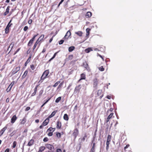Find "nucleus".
Instances as JSON below:
<instances>
[{
  "label": "nucleus",
  "mask_w": 152,
  "mask_h": 152,
  "mask_svg": "<svg viewBox=\"0 0 152 152\" xmlns=\"http://www.w3.org/2000/svg\"><path fill=\"white\" fill-rule=\"evenodd\" d=\"M49 73V71L48 70H46L44 71V72L43 73L41 77V80H44L45 78H46L47 76L48 75Z\"/></svg>",
  "instance_id": "1"
},
{
  "label": "nucleus",
  "mask_w": 152,
  "mask_h": 152,
  "mask_svg": "<svg viewBox=\"0 0 152 152\" xmlns=\"http://www.w3.org/2000/svg\"><path fill=\"white\" fill-rule=\"evenodd\" d=\"M12 21V20H10L5 28V33L7 34L9 31V28L12 25V23H10Z\"/></svg>",
  "instance_id": "2"
},
{
  "label": "nucleus",
  "mask_w": 152,
  "mask_h": 152,
  "mask_svg": "<svg viewBox=\"0 0 152 152\" xmlns=\"http://www.w3.org/2000/svg\"><path fill=\"white\" fill-rule=\"evenodd\" d=\"M98 81L97 78H94L93 80V87L95 89H96L97 88Z\"/></svg>",
  "instance_id": "3"
},
{
  "label": "nucleus",
  "mask_w": 152,
  "mask_h": 152,
  "mask_svg": "<svg viewBox=\"0 0 152 152\" xmlns=\"http://www.w3.org/2000/svg\"><path fill=\"white\" fill-rule=\"evenodd\" d=\"M20 69V67L18 66L14 68L12 71V75H14Z\"/></svg>",
  "instance_id": "4"
},
{
  "label": "nucleus",
  "mask_w": 152,
  "mask_h": 152,
  "mask_svg": "<svg viewBox=\"0 0 152 152\" xmlns=\"http://www.w3.org/2000/svg\"><path fill=\"white\" fill-rule=\"evenodd\" d=\"M14 83L15 81H13L11 83L10 85L9 86L8 88L6 89V91L7 92H9L10 91L13 85L14 84Z\"/></svg>",
  "instance_id": "5"
},
{
  "label": "nucleus",
  "mask_w": 152,
  "mask_h": 152,
  "mask_svg": "<svg viewBox=\"0 0 152 152\" xmlns=\"http://www.w3.org/2000/svg\"><path fill=\"white\" fill-rule=\"evenodd\" d=\"M45 146L47 148L50 150L54 149V147L52 145L50 144H47L45 145Z\"/></svg>",
  "instance_id": "6"
},
{
  "label": "nucleus",
  "mask_w": 152,
  "mask_h": 152,
  "mask_svg": "<svg viewBox=\"0 0 152 152\" xmlns=\"http://www.w3.org/2000/svg\"><path fill=\"white\" fill-rule=\"evenodd\" d=\"M78 134V131L77 129H75L72 134V136H74L75 138Z\"/></svg>",
  "instance_id": "7"
},
{
  "label": "nucleus",
  "mask_w": 152,
  "mask_h": 152,
  "mask_svg": "<svg viewBox=\"0 0 152 152\" xmlns=\"http://www.w3.org/2000/svg\"><path fill=\"white\" fill-rule=\"evenodd\" d=\"M71 33L69 31H67L64 37L63 38H65L66 39H67L71 35Z\"/></svg>",
  "instance_id": "8"
},
{
  "label": "nucleus",
  "mask_w": 152,
  "mask_h": 152,
  "mask_svg": "<svg viewBox=\"0 0 152 152\" xmlns=\"http://www.w3.org/2000/svg\"><path fill=\"white\" fill-rule=\"evenodd\" d=\"M49 118H47L43 122L42 125L43 126H46L49 123Z\"/></svg>",
  "instance_id": "9"
},
{
  "label": "nucleus",
  "mask_w": 152,
  "mask_h": 152,
  "mask_svg": "<svg viewBox=\"0 0 152 152\" xmlns=\"http://www.w3.org/2000/svg\"><path fill=\"white\" fill-rule=\"evenodd\" d=\"M86 79V75L83 73L80 75V78L78 80V82H80L82 80H85Z\"/></svg>",
  "instance_id": "10"
},
{
  "label": "nucleus",
  "mask_w": 152,
  "mask_h": 152,
  "mask_svg": "<svg viewBox=\"0 0 152 152\" xmlns=\"http://www.w3.org/2000/svg\"><path fill=\"white\" fill-rule=\"evenodd\" d=\"M17 119V118L16 115H13L11 119V123L12 124L14 123Z\"/></svg>",
  "instance_id": "11"
},
{
  "label": "nucleus",
  "mask_w": 152,
  "mask_h": 152,
  "mask_svg": "<svg viewBox=\"0 0 152 152\" xmlns=\"http://www.w3.org/2000/svg\"><path fill=\"white\" fill-rule=\"evenodd\" d=\"M27 116H25L23 118L20 123L21 124H24L26 122V121Z\"/></svg>",
  "instance_id": "12"
},
{
  "label": "nucleus",
  "mask_w": 152,
  "mask_h": 152,
  "mask_svg": "<svg viewBox=\"0 0 152 152\" xmlns=\"http://www.w3.org/2000/svg\"><path fill=\"white\" fill-rule=\"evenodd\" d=\"M7 129L6 126L4 127L0 131V136H1L3 134L5 130Z\"/></svg>",
  "instance_id": "13"
},
{
  "label": "nucleus",
  "mask_w": 152,
  "mask_h": 152,
  "mask_svg": "<svg viewBox=\"0 0 152 152\" xmlns=\"http://www.w3.org/2000/svg\"><path fill=\"white\" fill-rule=\"evenodd\" d=\"M73 58V55H69L68 58H66L65 59V61H67L69 60H71Z\"/></svg>",
  "instance_id": "14"
},
{
  "label": "nucleus",
  "mask_w": 152,
  "mask_h": 152,
  "mask_svg": "<svg viewBox=\"0 0 152 152\" xmlns=\"http://www.w3.org/2000/svg\"><path fill=\"white\" fill-rule=\"evenodd\" d=\"M10 8V7L9 6L7 7L6 9V12L4 13V15H6L7 14L9 13V12Z\"/></svg>",
  "instance_id": "15"
},
{
  "label": "nucleus",
  "mask_w": 152,
  "mask_h": 152,
  "mask_svg": "<svg viewBox=\"0 0 152 152\" xmlns=\"http://www.w3.org/2000/svg\"><path fill=\"white\" fill-rule=\"evenodd\" d=\"M34 140L33 139H31L28 142L27 145L29 146H31L34 143Z\"/></svg>",
  "instance_id": "16"
},
{
  "label": "nucleus",
  "mask_w": 152,
  "mask_h": 152,
  "mask_svg": "<svg viewBox=\"0 0 152 152\" xmlns=\"http://www.w3.org/2000/svg\"><path fill=\"white\" fill-rule=\"evenodd\" d=\"M45 147L44 146H41L39 148V151L38 152H42L45 150Z\"/></svg>",
  "instance_id": "17"
},
{
  "label": "nucleus",
  "mask_w": 152,
  "mask_h": 152,
  "mask_svg": "<svg viewBox=\"0 0 152 152\" xmlns=\"http://www.w3.org/2000/svg\"><path fill=\"white\" fill-rule=\"evenodd\" d=\"M61 123L59 121H58L57 123V128L59 129H60L61 127Z\"/></svg>",
  "instance_id": "18"
},
{
  "label": "nucleus",
  "mask_w": 152,
  "mask_h": 152,
  "mask_svg": "<svg viewBox=\"0 0 152 152\" xmlns=\"http://www.w3.org/2000/svg\"><path fill=\"white\" fill-rule=\"evenodd\" d=\"M75 34H77V35L80 37H81L82 36L83 33L81 31H78L77 32H75Z\"/></svg>",
  "instance_id": "19"
},
{
  "label": "nucleus",
  "mask_w": 152,
  "mask_h": 152,
  "mask_svg": "<svg viewBox=\"0 0 152 152\" xmlns=\"http://www.w3.org/2000/svg\"><path fill=\"white\" fill-rule=\"evenodd\" d=\"M92 15L91 13L90 12H88L86 15V18L90 17Z\"/></svg>",
  "instance_id": "20"
},
{
  "label": "nucleus",
  "mask_w": 152,
  "mask_h": 152,
  "mask_svg": "<svg viewBox=\"0 0 152 152\" xmlns=\"http://www.w3.org/2000/svg\"><path fill=\"white\" fill-rule=\"evenodd\" d=\"M56 112V111H54L49 116L48 118H49H49H50L53 117L55 115Z\"/></svg>",
  "instance_id": "21"
},
{
  "label": "nucleus",
  "mask_w": 152,
  "mask_h": 152,
  "mask_svg": "<svg viewBox=\"0 0 152 152\" xmlns=\"http://www.w3.org/2000/svg\"><path fill=\"white\" fill-rule=\"evenodd\" d=\"M83 66L85 68H86L87 70L89 71L90 70L89 68L88 67V64L87 63H84L83 64Z\"/></svg>",
  "instance_id": "22"
},
{
  "label": "nucleus",
  "mask_w": 152,
  "mask_h": 152,
  "mask_svg": "<svg viewBox=\"0 0 152 152\" xmlns=\"http://www.w3.org/2000/svg\"><path fill=\"white\" fill-rule=\"evenodd\" d=\"M44 37V35L43 34L39 38V39L37 40V41H38V42H39L40 41H41L42 39H43Z\"/></svg>",
  "instance_id": "23"
},
{
  "label": "nucleus",
  "mask_w": 152,
  "mask_h": 152,
  "mask_svg": "<svg viewBox=\"0 0 152 152\" xmlns=\"http://www.w3.org/2000/svg\"><path fill=\"white\" fill-rule=\"evenodd\" d=\"M64 119L66 121H68L69 119V118L67 115L66 114H64Z\"/></svg>",
  "instance_id": "24"
},
{
  "label": "nucleus",
  "mask_w": 152,
  "mask_h": 152,
  "mask_svg": "<svg viewBox=\"0 0 152 152\" xmlns=\"http://www.w3.org/2000/svg\"><path fill=\"white\" fill-rule=\"evenodd\" d=\"M75 48V47L74 46H71L69 48V52H72V51L73 50H74Z\"/></svg>",
  "instance_id": "25"
},
{
  "label": "nucleus",
  "mask_w": 152,
  "mask_h": 152,
  "mask_svg": "<svg viewBox=\"0 0 152 152\" xmlns=\"http://www.w3.org/2000/svg\"><path fill=\"white\" fill-rule=\"evenodd\" d=\"M28 71L26 70L24 72L23 74V76H22V77L23 78H24L26 77V76L28 74Z\"/></svg>",
  "instance_id": "26"
},
{
  "label": "nucleus",
  "mask_w": 152,
  "mask_h": 152,
  "mask_svg": "<svg viewBox=\"0 0 152 152\" xmlns=\"http://www.w3.org/2000/svg\"><path fill=\"white\" fill-rule=\"evenodd\" d=\"M93 50L91 48H88L86 49L85 50V51L86 53H89L90 51Z\"/></svg>",
  "instance_id": "27"
},
{
  "label": "nucleus",
  "mask_w": 152,
  "mask_h": 152,
  "mask_svg": "<svg viewBox=\"0 0 152 152\" xmlns=\"http://www.w3.org/2000/svg\"><path fill=\"white\" fill-rule=\"evenodd\" d=\"M31 56H30L28 58V60L26 61L25 62V66H26L27 65V64L30 62V60H31Z\"/></svg>",
  "instance_id": "28"
},
{
  "label": "nucleus",
  "mask_w": 152,
  "mask_h": 152,
  "mask_svg": "<svg viewBox=\"0 0 152 152\" xmlns=\"http://www.w3.org/2000/svg\"><path fill=\"white\" fill-rule=\"evenodd\" d=\"M61 96L59 97L56 99L55 102L57 103H58L61 100Z\"/></svg>",
  "instance_id": "29"
},
{
  "label": "nucleus",
  "mask_w": 152,
  "mask_h": 152,
  "mask_svg": "<svg viewBox=\"0 0 152 152\" xmlns=\"http://www.w3.org/2000/svg\"><path fill=\"white\" fill-rule=\"evenodd\" d=\"M81 88V85H79L78 86L76 87L75 88V89L76 90H77L78 91H79L80 89Z\"/></svg>",
  "instance_id": "30"
},
{
  "label": "nucleus",
  "mask_w": 152,
  "mask_h": 152,
  "mask_svg": "<svg viewBox=\"0 0 152 152\" xmlns=\"http://www.w3.org/2000/svg\"><path fill=\"white\" fill-rule=\"evenodd\" d=\"M111 137L110 135H108L107 136V142H110L111 141Z\"/></svg>",
  "instance_id": "31"
},
{
  "label": "nucleus",
  "mask_w": 152,
  "mask_h": 152,
  "mask_svg": "<svg viewBox=\"0 0 152 152\" xmlns=\"http://www.w3.org/2000/svg\"><path fill=\"white\" fill-rule=\"evenodd\" d=\"M39 43V42H38V41H37L36 42H35V44H34L33 48V50H34V49L36 47H37V45Z\"/></svg>",
  "instance_id": "32"
},
{
  "label": "nucleus",
  "mask_w": 152,
  "mask_h": 152,
  "mask_svg": "<svg viewBox=\"0 0 152 152\" xmlns=\"http://www.w3.org/2000/svg\"><path fill=\"white\" fill-rule=\"evenodd\" d=\"M110 144V142H106V149L107 151H108L109 148V145Z\"/></svg>",
  "instance_id": "33"
},
{
  "label": "nucleus",
  "mask_w": 152,
  "mask_h": 152,
  "mask_svg": "<svg viewBox=\"0 0 152 152\" xmlns=\"http://www.w3.org/2000/svg\"><path fill=\"white\" fill-rule=\"evenodd\" d=\"M113 115V113H111L108 116V117H107V118H108V119H110L112 118Z\"/></svg>",
  "instance_id": "34"
},
{
  "label": "nucleus",
  "mask_w": 152,
  "mask_h": 152,
  "mask_svg": "<svg viewBox=\"0 0 152 152\" xmlns=\"http://www.w3.org/2000/svg\"><path fill=\"white\" fill-rule=\"evenodd\" d=\"M38 35V34H37V35H35L30 40L32 42H33V41H34V39H35V37L37 36V35Z\"/></svg>",
  "instance_id": "35"
},
{
  "label": "nucleus",
  "mask_w": 152,
  "mask_h": 152,
  "mask_svg": "<svg viewBox=\"0 0 152 152\" xmlns=\"http://www.w3.org/2000/svg\"><path fill=\"white\" fill-rule=\"evenodd\" d=\"M38 35V34H37V35H35L30 40L32 42H33V41H34V39H35V37L37 36V35Z\"/></svg>",
  "instance_id": "36"
},
{
  "label": "nucleus",
  "mask_w": 152,
  "mask_h": 152,
  "mask_svg": "<svg viewBox=\"0 0 152 152\" xmlns=\"http://www.w3.org/2000/svg\"><path fill=\"white\" fill-rule=\"evenodd\" d=\"M38 35V34H37V35H35L30 40L32 42H33V41H34V39H35V37L37 36V35Z\"/></svg>",
  "instance_id": "37"
},
{
  "label": "nucleus",
  "mask_w": 152,
  "mask_h": 152,
  "mask_svg": "<svg viewBox=\"0 0 152 152\" xmlns=\"http://www.w3.org/2000/svg\"><path fill=\"white\" fill-rule=\"evenodd\" d=\"M60 81H58L57 82H56L54 85H53V87H56L58 86L59 83H60Z\"/></svg>",
  "instance_id": "38"
},
{
  "label": "nucleus",
  "mask_w": 152,
  "mask_h": 152,
  "mask_svg": "<svg viewBox=\"0 0 152 152\" xmlns=\"http://www.w3.org/2000/svg\"><path fill=\"white\" fill-rule=\"evenodd\" d=\"M57 52L54 55H53V57H52L49 60V61H51V60H53L54 58H55V56H56V54Z\"/></svg>",
  "instance_id": "39"
},
{
  "label": "nucleus",
  "mask_w": 152,
  "mask_h": 152,
  "mask_svg": "<svg viewBox=\"0 0 152 152\" xmlns=\"http://www.w3.org/2000/svg\"><path fill=\"white\" fill-rule=\"evenodd\" d=\"M99 70H100V71H104V68L102 66H101L99 67Z\"/></svg>",
  "instance_id": "40"
},
{
  "label": "nucleus",
  "mask_w": 152,
  "mask_h": 152,
  "mask_svg": "<svg viewBox=\"0 0 152 152\" xmlns=\"http://www.w3.org/2000/svg\"><path fill=\"white\" fill-rule=\"evenodd\" d=\"M16 144H17V142L15 141H14L13 142V145L12 146V147L13 148H15V146H16Z\"/></svg>",
  "instance_id": "41"
},
{
  "label": "nucleus",
  "mask_w": 152,
  "mask_h": 152,
  "mask_svg": "<svg viewBox=\"0 0 152 152\" xmlns=\"http://www.w3.org/2000/svg\"><path fill=\"white\" fill-rule=\"evenodd\" d=\"M102 91L101 90H98V92H97V94L98 96H100L101 95V94Z\"/></svg>",
  "instance_id": "42"
},
{
  "label": "nucleus",
  "mask_w": 152,
  "mask_h": 152,
  "mask_svg": "<svg viewBox=\"0 0 152 152\" xmlns=\"http://www.w3.org/2000/svg\"><path fill=\"white\" fill-rule=\"evenodd\" d=\"M50 131V132H52V133L53 132V128L52 127H50L48 129L47 131Z\"/></svg>",
  "instance_id": "43"
},
{
  "label": "nucleus",
  "mask_w": 152,
  "mask_h": 152,
  "mask_svg": "<svg viewBox=\"0 0 152 152\" xmlns=\"http://www.w3.org/2000/svg\"><path fill=\"white\" fill-rule=\"evenodd\" d=\"M64 42V40L63 39L61 40L59 42V44L61 45Z\"/></svg>",
  "instance_id": "44"
},
{
  "label": "nucleus",
  "mask_w": 152,
  "mask_h": 152,
  "mask_svg": "<svg viewBox=\"0 0 152 152\" xmlns=\"http://www.w3.org/2000/svg\"><path fill=\"white\" fill-rule=\"evenodd\" d=\"M63 84V82H62L61 83H60V84L58 86V87L57 89L59 88L61 86H62Z\"/></svg>",
  "instance_id": "45"
},
{
  "label": "nucleus",
  "mask_w": 152,
  "mask_h": 152,
  "mask_svg": "<svg viewBox=\"0 0 152 152\" xmlns=\"http://www.w3.org/2000/svg\"><path fill=\"white\" fill-rule=\"evenodd\" d=\"M56 136L57 137L59 138V137H61V135L60 133L58 132V133H57L56 134Z\"/></svg>",
  "instance_id": "46"
},
{
  "label": "nucleus",
  "mask_w": 152,
  "mask_h": 152,
  "mask_svg": "<svg viewBox=\"0 0 152 152\" xmlns=\"http://www.w3.org/2000/svg\"><path fill=\"white\" fill-rule=\"evenodd\" d=\"M48 139L47 137L45 138L43 140V141L45 142H47L48 141Z\"/></svg>",
  "instance_id": "47"
},
{
  "label": "nucleus",
  "mask_w": 152,
  "mask_h": 152,
  "mask_svg": "<svg viewBox=\"0 0 152 152\" xmlns=\"http://www.w3.org/2000/svg\"><path fill=\"white\" fill-rule=\"evenodd\" d=\"M33 42L31 41L30 40L29 41V42H28V45L29 46H30L33 43Z\"/></svg>",
  "instance_id": "48"
},
{
  "label": "nucleus",
  "mask_w": 152,
  "mask_h": 152,
  "mask_svg": "<svg viewBox=\"0 0 152 152\" xmlns=\"http://www.w3.org/2000/svg\"><path fill=\"white\" fill-rule=\"evenodd\" d=\"M28 28V27L27 26H25V27L24 28L23 30L24 31H26L27 30Z\"/></svg>",
  "instance_id": "49"
},
{
  "label": "nucleus",
  "mask_w": 152,
  "mask_h": 152,
  "mask_svg": "<svg viewBox=\"0 0 152 152\" xmlns=\"http://www.w3.org/2000/svg\"><path fill=\"white\" fill-rule=\"evenodd\" d=\"M30 67L32 70H34L35 69L34 66L33 64L31 65L30 66Z\"/></svg>",
  "instance_id": "50"
},
{
  "label": "nucleus",
  "mask_w": 152,
  "mask_h": 152,
  "mask_svg": "<svg viewBox=\"0 0 152 152\" xmlns=\"http://www.w3.org/2000/svg\"><path fill=\"white\" fill-rule=\"evenodd\" d=\"M87 137V135L86 134H85L84 135V136L83 137V138L82 139V140L83 141H84L85 140V138Z\"/></svg>",
  "instance_id": "51"
},
{
  "label": "nucleus",
  "mask_w": 152,
  "mask_h": 152,
  "mask_svg": "<svg viewBox=\"0 0 152 152\" xmlns=\"http://www.w3.org/2000/svg\"><path fill=\"white\" fill-rule=\"evenodd\" d=\"M14 45V44L13 43H12L10 45L9 48H10L11 47V48L13 47Z\"/></svg>",
  "instance_id": "52"
},
{
  "label": "nucleus",
  "mask_w": 152,
  "mask_h": 152,
  "mask_svg": "<svg viewBox=\"0 0 152 152\" xmlns=\"http://www.w3.org/2000/svg\"><path fill=\"white\" fill-rule=\"evenodd\" d=\"M43 90H41L39 92V96H41L43 93Z\"/></svg>",
  "instance_id": "53"
},
{
  "label": "nucleus",
  "mask_w": 152,
  "mask_h": 152,
  "mask_svg": "<svg viewBox=\"0 0 152 152\" xmlns=\"http://www.w3.org/2000/svg\"><path fill=\"white\" fill-rule=\"evenodd\" d=\"M30 109V107H26V109H25V111H28V110H29Z\"/></svg>",
  "instance_id": "54"
},
{
  "label": "nucleus",
  "mask_w": 152,
  "mask_h": 152,
  "mask_svg": "<svg viewBox=\"0 0 152 152\" xmlns=\"http://www.w3.org/2000/svg\"><path fill=\"white\" fill-rule=\"evenodd\" d=\"M48 135L49 136H51L53 135V133L50 132L48 134Z\"/></svg>",
  "instance_id": "55"
},
{
  "label": "nucleus",
  "mask_w": 152,
  "mask_h": 152,
  "mask_svg": "<svg viewBox=\"0 0 152 152\" xmlns=\"http://www.w3.org/2000/svg\"><path fill=\"white\" fill-rule=\"evenodd\" d=\"M36 92H35V91H34V93H33L32 94H31V96H34L35 95V94H36Z\"/></svg>",
  "instance_id": "56"
},
{
  "label": "nucleus",
  "mask_w": 152,
  "mask_h": 152,
  "mask_svg": "<svg viewBox=\"0 0 152 152\" xmlns=\"http://www.w3.org/2000/svg\"><path fill=\"white\" fill-rule=\"evenodd\" d=\"M90 29H89V28H87L86 29V33H89V31H90Z\"/></svg>",
  "instance_id": "57"
},
{
  "label": "nucleus",
  "mask_w": 152,
  "mask_h": 152,
  "mask_svg": "<svg viewBox=\"0 0 152 152\" xmlns=\"http://www.w3.org/2000/svg\"><path fill=\"white\" fill-rule=\"evenodd\" d=\"M57 152H62V151L60 149H58L56 151Z\"/></svg>",
  "instance_id": "58"
},
{
  "label": "nucleus",
  "mask_w": 152,
  "mask_h": 152,
  "mask_svg": "<svg viewBox=\"0 0 152 152\" xmlns=\"http://www.w3.org/2000/svg\"><path fill=\"white\" fill-rule=\"evenodd\" d=\"M20 50V48H19L15 52L14 54V55L15 54L17 53H18L19 51Z\"/></svg>",
  "instance_id": "59"
},
{
  "label": "nucleus",
  "mask_w": 152,
  "mask_h": 152,
  "mask_svg": "<svg viewBox=\"0 0 152 152\" xmlns=\"http://www.w3.org/2000/svg\"><path fill=\"white\" fill-rule=\"evenodd\" d=\"M32 20L31 19L30 20L28 21V23H29V24H30L32 23Z\"/></svg>",
  "instance_id": "60"
},
{
  "label": "nucleus",
  "mask_w": 152,
  "mask_h": 152,
  "mask_svg": "<svg viewBox=\"0 0 152 152\" xmlns=\"http://www.w3.org/2000/svg\"><path fill=\"white\" fill-rule=\"evenodd\" d=\"M129 146V144H127L124 147V149H127Z\"/></svg>",
  "instance_id": "61"
},
{
  "label": "nucleus",
  "mask_w": 152,
  "mask_h": 152,
  "mask_svg": "<svg viewBox=\"0 0 152 152\" xmlns=\"http://www.w3.org/2000/svg\"><path fill=\"white\" fill-rule=\"evenodd\" d=\"M98 56H99L100 57L102 58V59L104 61V59L102 57V56L101 55H100L99 54H98Z\"/></svg>",
  "instance_id": "62"
},
{
  "label": "nucleus",
  "mask_w": 152,
  "mask_h": 152,
  "mask_svg": "<svg viewBox=\"0 0 152 152\" xmlns=\"http://www.w3.org/2000/svg\"><path fill=\"white\" fill-rule=\"evenodd\" d=\"M38 86H37L35 88H34V91H35V92H37V87Z\"/></svg>",
  "instance_id": "63"
},
{
  "label": "nucleus",
  "mask_w": 152,
  "mask_h": 152,
  "mask_svg": "<svg viewBox=\"0 0 152 152\" xmlns=\"http://www.w3.org/2000/svg\"><path fill=\"white\" fill-rule=\"evenodd\" d=\"M10 149L9 148H7L5 151L4 152H9Z\"/></svg>",
  "instance_id": "64"
}]
</instances>
